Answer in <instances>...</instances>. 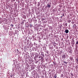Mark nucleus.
<instances>
[{
	"mask_svg": "<svg viewBox=\"0 0 78 78\" xmlns=\"http://www.w3.org/2000/svg\"><path fill=\"white\" fill-rule=\"evenodd\" d=\"M49 4H47V6L48 8H50L51 7V5H51V3H50Z\"/></svg>",
	"mask_w": 78,
	"mask_h": 78,
	"instance_id": "nucleus-1",
	"label": "nucleus"
},
{
	"mask_svg": "<svg viewBox=\"0 0 78 78\" xmlns=\"http://www.w3.org/2000/svg\"><path fill=\"white\" fill-rule=\"evenodd\" d=\"M44 52H41V55L43 57H44L45 56L44 55Z\"/></svg>",
	"mask_w": 78,
	"mask_h": 78,
	"instance_id": "nucleus-2",
	"label": "nucleus"
},
{
	"mask_svg": "<svg viewBox=\"0 0 78 78\" xmlns=\"http://www.w3.org/2000/svg\"><path fill=\"white\" fill-rule=\"evenodd\" d=\"M62 58H66V55H65V54H64L62 56Z\"/></svg>",
	"mask_w": 78,
	"mask_h": 78,
	"instance_id": "nucleus-3",
	"label": "nucleus"
},
{
	"mask_svg": "<svg viewBox=\"0 0 78 78\" xmlns=\"http://www.w3.org/2000/svg\"><path fill=\"white\" fill-rule=\"evenodd\" d=\"M65 33H69V30L67 29L65 30Z\"/></svg>",
	"mask_w": 78,
	"mask_h": 78,
	"instance_id": "nucleus-4",
	"label": "nucleus"
},
{
	"mask_svg": "<svg viewBox=\"0 0 78 78\" xmlns=\"http://www.w3.org/2000/svg\"><path fill=\"white\" fill-rule=\"evenodd\" d=\"M69 53H72V50H71V49L69 50Z\"/></svg>",
	"mask_w": 78,
	"mask_h": 78,
	"instance_id": "nucleus-5",
	"label": "nucleus"
},
{
	"mask_svg": "<svg viewBox=\"0 0 78 78\" xmlns=\"http://www.w3.org/2000/svg\"><path fill=\"white\" fill-rule=\"evenodd\" d=\"M70 59L71 61H72V60H73V57H70Z\"/></svg>",
	"mask_w": 78,
	"mask_h": 78,
	"instance_id": "nucleus-6",
	"label": "nucleus"
},
{
	"mask_svg": "<svg viewBox=\"0 0 78 78\" xmlns=\"http://www.w3.org/2000/svg\"><path fill=\"white\" fill-rule=\"evenodd\" d=\"M78 44V41H77L76 43V45L77 46V45Z\"/></svg>",
	"mask_w": 78,
	"mask_h": 78,
	"instance_id": "nucleus-7",
	"label": "nucleus"
},
{
	"mask_svg": "<svg viewBox=\"0 0 78 78\" xmlns=\"http://www.w3.org/2000/svg\"><path fill=\"white\" fill-rule=\"evenodd\" d=\"M37 6H40V3L39 2L38 3Z\"/></svg>",
	"mask_w": 78,
	"mask_h": 78,
	"instance_id": "nucleus-8",
	"label": "nucleus"
},
{
	"mask_svg": "<svg viewBox=\"0 0 78 78\" xmlns=\"http://www.w3.org/2000/svg\"><path fill=\"white\" fill-rule=\"evenodd\" d=\"M21 24L22 25H23V24H24V22L23 21L21 23Z\"/></svg>",
	"mask_w": 78,
	"mask_h": 78,
	"instance_id": "nucleus-9",
	"label": "nucleus"
},
{
	"mask_svg": "<svg viewBox=\"0 0 78 78\" xmlns=\"http://www.w3.org/2000/svg\"><path fill=\"white\" fill-rule=\"evenodd\" d=\"M65 25L66 26V27H67V23H66L65 24Z\"/></svg>",
	"mask_w": 78,
	"mask_h": 78,
	"instance_id": "nucleus-10",
	"label": "nucleus"
},
{
	"mask_svg": "<svg viewBox=\"0 0 78 78\" xmlns=\"http://www.w3.org/2000/svg\"><path fill=\"white\" fill-rule=\"evenodd\" d=\"M10 26L11 27H14V25L12 24H11V25H10Z\"/></svg>",
	"mask_w": 78,
	"mask_h": 78,
	"instance_id": "nucleus-11",
	"label": "nucleus"
},
{
	"mask_svg": "<svg viewBox=\"0 0 78 78\" xmlns=\"http://www.w3.org/2000/svg\"><path fill=\"white\" fill-rule=\"evenodd\" d=\"M68 22H69V23H70V22H71V20H69L68 21Z\"/></svg>",
	"mask_w": 78,
	"mask_h": 78,
	"instance_id": "nucleus-12",
	"label": "nucleus"
},
{
	"mask_svg": "<svg viewBox=\"0 0 78 78\" xmlns=\"http://www.w3.org/2000/svg\"><path fill=\"white\" fill-rule=\"evenodd\" d=\"M46 52L47 53V54H48V51H46Z\"/></svg>",
	"mask_w": 78,
	"mask_h": 78,
	"instance_id": "nucleus-13",
	"label": "nucleus"
},
{
	"mask_svg": "<svg viewBox=\"0 0 78 78\" xmlns=\"http://www.w3.org/2000/svg\"><path fill=\"white\" fill-rule=\"evenodd\" d=\"M53 64H55V65H56V62H53Z\"/></svg>",
	"mask_w": 78,
	"mask_h": 78,
	"instance_id": "nucleus-14",
	"label": "nucleus"
},
{
	"mask_svg": "<svg viewBox=\"0 0 78 78\" xmlns=\"http://www.w3.org/2000/svg\"><path fill=\"white\" fill-rule=\"evenodd\" d=\"M61 76L62 77H63V76H64V75L62 74L61 75Z\"/></svg>",
	"mask_w": 78,
	"mask_h": 78,
	"instance_id": "nucleus-15",
	"label": "nucleus"
},
{
	"mask_svg": "<svg viewBox=\"0 0 78 78\" xmlns=\"http://www.w3.org/2000/svg\"><path fill=\"white\" fill-rule=\"evenodd\" d=\"M62 16H63V17H64V13H63Z\"/></svg>",
	"mask_w": 78,
	"mask_h": 78,
	"instance_id": "nucleus-16",
	"label": "nucleus"
},
{
	"mask_svg": "<svg viewBox=\"0 0 78 78\" xmlns=\"http://www.w3.org/2000/svg\"><path fill=\"white\" fill-rule=\"evenodd\" d=\"M45 20V19L42 18V20L43 21V20Z\"/></svg>",
	"mask_w": 78,
	"mask_h": 78,
	"instance_id": "nucleus-17",
	"label": "nucleus"
},
{
	"mask_svg": "<svg viewBox=\"0 0 78 78\" xmlns=\"http://www.w3.org/2000/svg\"><path fill=\"white\" fill-rule=\"evenodd\" d=\"M30 27H32V25H31V24H30Z\"/></svg>",
	"mask_w": 78,
	"mask_h": 78,
	"instance_id": "nucleus-18",
	"label": "nucleus"
},
{
	"mask_svg": "<svg viewBox=\"0 0 78 78\" xmlns=\"http://www.w3.org/2000/svg\"><path fill=\"white\" fill-rule=\"evenodd\" d=\"M64 62V63H65L66 64H67V63L66 62Z\"/></svg>",
	"mask_w": 78,
	"mask_h": 78,
	"instance_id": "nucleus-19",
	"label": "nucleus"
},
{
	"mask_svg": "<svg viewBox=\"0 0 78 78\" xmlns=\"http://www.w3.org/2000/svg\"><path fill=\"white\" fill-rule=\"evenodd\" d=\"M16 51H18V52H19V50H18V49H17Z\"/></svg>",
	"mask_w": 78,
	"mask_h": 78,
	"instance_id": "nucleus-20",
	"label": "nucleus"
},
{
	"mask_svg": "<svg viewBox=\"0 0 78 78\" xmlns=\"http://www.w3.org/2000/svg\"><path fill=\"white\" fill-rule=\"evenodd\" d=\"M38 58H41V56H39L38 57Z\"/></svg>",
	"mask_w": 78,
	"mask_h": 78,
	"instance_id": "nucleus-21",
	"label": "nucleus"
},
{
	"mask_svg": "<svg viewBox=\"0 0 78 78\" xmlns=\"http://www.w3.org/2000/svg\"><path fill=\"white\" fill-rule=\"evenodd\" d=\"M74 26H75V25H73V27H75Z\"/></svg>",
	"mask_w": 78,
	"mask_h": 78,
	"instance_id": "nucleus-22",
	"label": "nucleus"
},
{
	"mask_svg": "<svg viewBox=\"0 0 78 78\" xmlns=\"http://www.w3.org/2000/svg\"><path fill=\"white\" fill-rule=\"evenodd\" d=\"M62 16L61 17V19H62Z\"/></svg>",
	"mask_w": 78,
	"mask_h": 78,
	"instance_id": "nucleus-23",
	"label": "nucleus"
},
{
	"mask_svg": "<svg viewBox=\"0 0 78 78\" xmlns=\"http://www.w3.org/2000/svg\"><path fill=\"white\" fill-rule=\"evenodd\" d=\"M76 61H78V58H76Z\"/></svg>",
	"mask_w": 78,
	"mask_h": 78,
	"instance_id": "nucleus-24",
	"label": "nucleus"
},
{
	"mask_svg": "<svg viewBox=\"0 0 78 78\" xmlns=\"http://www.w3.org/2000/svg\"><path fill=\"white\" fill-rule=\"evenodd\" d=\"M45 56H47V55L46 54H45Z\"/></svg>",
	"mask_w": 78,
	"mask_h": 78,
	"instance_id": "nucleus-25",
	"label": "nucleus"
},
{
	"mask_svg": "<svg viewBox=\"0 0 78 78\" xmlns=\"http://www.w3.org/2000/svg\"><path fill=\"white\" fill-rule=\"evenodd\" d=\"M77 62H78V60H77Z\"/></svg>",
	"mask_w": 78,
	"mask_h": 78,
	"instance_id": "nucleus-26",
	"label": "nucleus"
},
{
	"mask_svg": "<svg viewBox=\"0 0 78 78\" xmlns=\"http://www.w3.org/2000/svg\"><path fill=\"white\" fill-rule=\"evenodd\" d=\"M32 62H31L30 63V64L31 63H32Z\"/></svg>",
	"mask_w": 78,
	"mask_h": 78,
	"instance_id": "nucleus-27",
	"label": "nucleus"
},
{
	"mask_svg": "<svg viewBox=\"0 0 78 78\" xmlns=\"http://www.w3.org/2000/svg\"><path fill=\"white\" fill-rule=\"evenodd\" d=\"M11 77H12V76H11Z\"/></svg>",
	"mask_w": 78,
	"mask_h": 78,
	"instance_id": "nucleus-28",
	"label": "nucleus"
},
{
	"mask_svg": "<svg viewBox=\"0 0 78 78\" xmlns=\"http://www.w3.org/2000/svg\"><path fill=\"white\" fill-rule=\"evenodd\" d=\"M31 70H33V69H31Z\"/></svg>",
	"mask_w": 78,
	"mask_h": 78,
	"instance_id": "nucleus-29",
	"label": "nucleus"
},
{
	"mask_svg": "<svg viewBox=\"0 0 78 78\" xmlns=\"http://www.w3.org/2000/svg\"><path fill=\"white\" fill-rule=\"evenodd\" d=\"M44 66H45V65H44Z\"/></svg>",
	"mask_w": 78,
	"mask_h": 78,
	"instance_id": "nucleus-30",
	"label": "nucleus"
},
{
	"mask_svg": "<svg viewBox=\"0 0 78 78\" xmlns=\"http://www.w3.org/2000/svg\"><path fill=\"white\" fill-rule=\"evenodd\" d=\"M41 58V59H42V58Z\"/></svg>",
	"mask_w": 78,
	"mask_h": 78,
	"instance_id": "nucleus-31",
	"label": "nucleus"
}]
</instances>
